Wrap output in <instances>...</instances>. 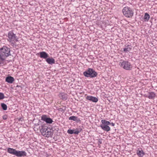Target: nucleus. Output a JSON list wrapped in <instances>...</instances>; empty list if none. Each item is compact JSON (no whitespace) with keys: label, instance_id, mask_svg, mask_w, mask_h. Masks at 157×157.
Returning a JSON list of instances; mask_svg holds the SVG:
<instances>
[{"label":"nucleus","instance_id":"393cba45","mask_svg":"<svg viewBox=\"0 0 157 157\" xmlns=\"http://www.w3.org/2000/svg\"><path fill=\"white\" fill-rule=\"evenodd\" d=\"M7 116L6 115L4 116L3 117V118L4 120L6 119H7Z\"/></svg>","mask_w":157,"mask_h":157},{"label":"nucleus","instance_id":"a878e982","mask_svg":"<svg viewBox=\"0 0 157 157\" xmlns=\"http://www.w3.org/2000/svg\"><path fill=\"white\" fill-rule=\"evenodd\" d=\"M61 109H62L60 108V109H59V110H60H60H61Z\"/></svg>","mask_w":157,"mask_h":157},{"label":"nucleus","instance_id":"6ab92c4d","mask_svg":"<svg viewBox=\"0 0 157 157\" xmlns=\"http://www.w3.org/2000/svg\"><path fill=\"white\" fill-rule=\"evenodd\" d=\"M77 117L72 116L70 117L69 118V120H72L74 121H76L77 120Z\"/></svg>","mask_w":157,"mask_h":157},{"label":"nucleus","instance_id":"1a4fd4ad","mask_svg":"<svg viewBox=\"0 0 157 157\" xmlns=\"http://www.w3.org/2000/svg\"><path fill=\"white\" fill-rule=\"evenodd\" d=\"M86 98L88 100L94 102H97L98 101L97 98L92 96H87Z\"/></svg>","mask_w":157,"mask_h":157},{"label":"nucleus","instance_id":"f3484780","mask_svg":"<svg viewBox=\"0 0 157 157\" xmlns=\"http://www.w3.org/2000/svg\"><path fill=\"white\" fill-rule=\"evenodd\" d=\"M60 95L61 98L63 100H66L67 99V94H66L62 93H61Z\"/></svg>","mask_w":157,"mask_h":157},{"label":"nucleus","instance_id":"423d86ee","mask_svg":"<svg viewBox=\"0 0 157 157\" xmlns=\"http://www.w3.org/2000/svg\"><path fill=\"white\" fill-rule=\"evenodd\" d=\"M119 65L121 68L128 71L131 70L132 68L131 64L127 61L121 60L119 62Z\"/></svg>","mask_w":157,"mask_h":157},{"label":"nucleus","instance_id":"2eb2a0df","mask_svg":"<svg viewBox=\"0 0 157 157\" xmlns=\"http://www.w3.org/2000/svg\"><path fill=\"white\" fill-rule=\"evenodd\" d=\"M155 96V94L154 92H151L149 93L148 98L150 99H153L154 98Z\"/></svg>","mask_w":157,"mask_h":157},{"label":"nucleus","instance_id":"4468645a","mask_svg":"<svg viewBox=\"0 0 157 157\" xmlns=\"http://www.w3.org/2000/svg\"><path fill=\"white\" fill-rule=\"evenodd\" d=\"M132 46L130 45H128L124 48V51L125 52H129L132 49Z\"/></svg>","mask_w":157,"mask_h":157},{"label":"nucleus","instance_id":"6e6552de","mask_svg":"<svg viewBox=\"0 0 157 157\" xmlns=\"http://www.w3.org/2000/svg\"><path fill=\"white\" fill-rule=\"evenodd\" d=\"M8 35V40L11 44H14L16 42L18 41L15 34L13 32H9Z\"/></svg>","mask_w":157,"mask_h":157},{"label":"nucleus","instance_id":"412c9836","mask_svg":"<svg viewBox=\"0 0 157 157\" xmlns=\"http://www.w3.org/2000/svg\"><path fill=\"white\" fill-rule=\"evenodd\" d=\"M1 106L2 109L4 110H6L7 109L6 105L4 103H2L1 104Z\"/></svg>","mask_w":157,"mask_h":157},{"label":"nucleus","instance_id":"f03ea898","mask_svg":"<svg viewBox=\"0 0 157 157\" xmlns=\"http://www.w3.org/2000/svg\"><path fill=\"white\" fill-rule=\"evenodd\" d=\"M41 128L40 131L42 134L47 137L50 136L53 133V130L48 128L44 125H42L41 126Z\"/></svg>","mask_w":157,"mask_h":157},{"label":"nucleus","instance_id":"b1692460","mask_svg":"<svg viewBox=\"0 0 157 157\" xmlns=\"http://www.w3.org/2000/svg\"><path fill=\"white\" fill-rule=\"evenodd\" d=\"M4 98V94L2 93H0V100Z\"/></svg>","mask_w":157,"mask_h":157},{"label":"nucleus","instance_id":"5701e85b","mask_svg":"<svg viewBox=\"0 0 157 157\" xmlns=\"http://www.w3.org/2000/svg\"><path fill=\"white\" fill-rule=\"evenodd\" d=\"M67 132L69 134H71L74 133V130H73L69 129L68 130Z\"/></svg>","mask_w":157,"mask_h":157},{"label":"nucleus","instance_id":"4be33fe9","mask_svg":"<svg viewBox=\"0 0 157 157\" xmlns=\"http://www.w3.org/2000/svg\"><path fill=\"white\" fill-rule=\"evenodd\" d=\"M73 130L74 133L76 134H78L81 131V130L79 131L77 129L76 130Z\"/></svg>","mask_w":157,"mask_h":157},{"label":"nucleus","instance_id":"ddd939ff","mask_svg":"<svg viewBox=\"0 0 157 157\" xmlns=\"http://www.w3.org/2000/svg\"><path fill=\"white\" fill-rule=\"evenodd\" d=\"M46 61L49 64H52L55 63V60L52 58H49L46 59Z\"/></svg>","mask_w":157,"mask_h":157},{"label":"nucleus","instance_id":"9d476101","mask_svg":"<svg viewBox=\"0 0 157 157\" xmlns=\"http://www.w3.org/2000/svg\"><path fill=\"white\" fill-rule=\"evenodd\" d=\"M5 81L9 83L12 84L14 81V79L13 77L8 76L6 78Z\"/></svg>","mask_w":157,"mask_h":157},{"label":"nucleus","instance_id":"f8f14e48","mask_svg":"<svg viewBox=\"0 0 157 157\" xmlns=\"http://www.w3.org/2000/svg\"><path fill=\"white\" fill-rule=\"evenodd\" d=\"M136 153L137 155L140 157H143L145 155V153L142 149H141V150H137L136 151Z\"/></svg>","mask_w":157,"mask_h":157},{"label":"nucleus","instance_id":"aec40b11","mask_svg":"<svg viewBox=\"0 0 157 157\" xmlns=\"http://www.w3.org/2000/svg\"><path fill=\"white\" fill-rule=\"evenodd\" d=\"M45 122L47 123L51 124L53 122V121L51 118H48Z\"/></svg>","mask_w":157,"mask_h":157},{"label":"nucleus","instance_id":"a211bd4d","mask_svg":"<svg viewBox=\"0 0 157 157\" xmlns=\"http://www.w3.org/2000/svg\"><path fill=\"white\" fill-rule=\"evenodd\" d=\"M48 118L46 115H43L41 117V120L45 122Z\"/></svg>","mask_w":157,"mask_h":157},{"label":"nucleus","instance_id":"20e7f679","mask_svg":"<svg viewBox=\"0 0 157 157\" xmlns=\"http://www.w3.org/2000/svg\"><path fill=\"white\" fill-rule=\"evenodd\" d=\"M123 14L128 18H132L134 15V12L132 8L128 6L124 7L122 10Z\"/></svg>","mask_w":157,"mask_h":157},{"label":"nucleus","instance_id":"dca6fc26","mask_svg":"<svg viewBox=\"0 0 157 157\" xmlns=\"http://www.w3.org/2000/svg\"><path fill=\"white\" fill-rule=\"evenodd\" d=\"M150 18V15L147 13H146L144 14V21H148Z\"/></svg>","mask_w":157,"mask_h":157},{"label":"nucleus","instance_id":"f257e3e1","mask_svg":"<svg viewBox=\"0 0 157 157\" xmlns=\"http://www.w3.org/2000/svg\"><path fill=\"white\" fill-rule=\"evenodd\" d=\"M7 151L8 153L17 157H22L26 155V153L25 151H17L15 149L10 147L7 148Z\"/></svg>","mask_w":157,"mask_h":157},{"label":"nucleus","instance_id":"0eeeda50","mask_svg":"<svg viewBox=\"0 0 157 157\" xmlns=\"http://www.w3.org/2000/svg\"><path fill=\"white\" fill-rule=\"evenodd\" d=\"M84 75L86 77L92 78L96 77L98 74L94 70L91 68H89L88 70L83 73Z\"/></svg>","mask_w":157,"mask_h":157},{"label":"nucleus","instance_id":"9b49d317","mask_svg":"<svg viewBox=\"0 0 157 157\" xmlns=\"http://www.w3.org/2000/svg\"><path fill=\"white\" fill-rule=\"evenodd\" d=\"M38 54H40V57L41 58L44 59H47L48 56V54L45 52H40Z\"/></svg>","mask_w":157,"mask_h":157},{"label":"nucleus","instance_id":"39448f33","mask_svg":"<svg viewBox=\"0 0 157 157\" xmlns=\"http://www.w3.org/2000/svg\"><path fill=\"white\" fill-rule=\"evenodd\" d=\"M102 124L100 125V127L104 131L108 132L110 131V128L108 125L109 124L111 125L112 126H114L115 124L113 123H110L109 122L105 120H101Z\"/></svg>","mask_w":157,"mask_h":157},{"label":"nucleus","instance_id":"7ed1b4c3","mask_svg":"<svg viewBox=\"0 0 157 157\" xmlns=\"http://www.w3.org/2000/svg\"><path fill=\"white\" fill-rule=\"evenodd\" d=\"M10 53V49L6 47H3L0 48V58L2 60H4L6 58L9 56Z\"/></svg>","mask_w":157,"mask_h":157}]
</instances>
